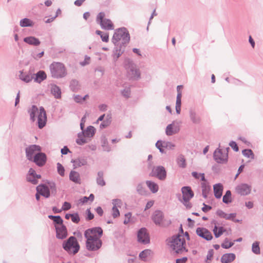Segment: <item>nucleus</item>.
<instances>
[{
  "label": "nucleus",
  "instance_id": "1a4fd4ad",
  "mask_svg": "<svg viewBox=\"0 0 263 263\" xmlns=\"http://www.w3.org/2000/svg\"><path fill=\"white\" fill-rule=\"evenodd\" d=\"M229 147L226 150L222 151L220 148H217L213 154V157L215 161L218 163H226L228 161V150Z\"/></svg>",
  "mask_w": 263,
  "mask_h": 263
},
{
  "label": "nucleus",
  "instance_id": "f8f14e48",
  "mask_svg": "<svg viewBox=\"0 0 263 263\" xmlns=\"http://www.w3.org/2000/svg\"><path fill=\"white\" fill-rule=\"evenodd\" d=\"M41 151V147L37 145H31L26 148V157L29 160H32L34 156L39 154Z\"/></svg>",
  "mask_w": 263,
  "mask_h": 263
},
{
  "label": "nucleus",
  "instance_id": "052dcab7",
  "mask_svg": "<svg viewBox=\"0 0 263 263\" xmlns=\"http://www.w3.org/2000/svg\"><path fill=\"white\" fill-rule=\"evenodd\" d=\"M113 207H120L122 205V201L119 199H113L112 201Z\"/></svg>",
  "mask_w": 263,
  "mask_h": 263
},
{
  "label": "nucleus",
  "instance_id": "b1692460",
  "mask_svg": "<svg viewBox=\"0 0 263 263\" xmlns=\"http://www.w3.org/2000/svg\"><path fill=\"white\" fill-rule=\"evenodd\" d=\"M18 77L19 79L21 80L22 81L28 83L30 82L32 80V79H33V75L29 72L20 71Z\"/></svg>",
  "mask_w": 263,
  "mask_h": 263
},
{
  "label": "nucleus",
  "instance_id": "f704fd0d",
  "mask_svg": "<svg viewBox=\"0 0 263 263\" xmlns=\"http://www.w3.org/2000/svg\"><path fill=\"white\" fill-rule=\"evenodd\" d=\"M146 184L153 193H156L158 191L159 186L156 183L148 180L146 181Z\"/></svg>",
  "mask_w": 263,
  "mask_h": 263
},
{
  "label": "nucleus",
  "instance_id": "ddd939ff",
  "mask_svg": "<svg viewBox=\"0 0 263 263\" xmlns=\"http://www.w3.org/2000/svg\"><path fill=\"white\" fill-rule=\"evenodd\" d=\"M252 186L247 183H240L235 187V192L241 196H246L250 194Z\"/></svg>",
  "mask_w": 263,
  "mask_h": 263
},
{
  "label": "nucleus",
  "instance_id": "a19ab883",
  "mask_svg": "<svg viewBox=\"0 0 263 263\" xmlns=\"http://www.w3.org/2000/svg\"><path fill=\"white\" fill-rule=\"evenodd\" d=\"M151 251L148 249H146L142 251L140 253L139 257L141 260L145 261L147 260L148 257H149L151 255Z\"/></svg>",
  "mask_w": 263,
  "mask_h": 263
},
{
  "label": "nucleus",
  "instance_id": "393cba45",
  "mask_svg": "<svg viewBox=\"0 0 263 263\" xmlns=\"http://www.w3.org/2000/svg\"><path fill=\"white\" fill-rule=\"evenodd\" d=\"M216 214L217 216H218L219 217L224 218L226 220H234V219L235 218L236 216V213H230V214H227L226 213L224 212H223L221 210H218L216 211Z\"/></svg>",
  "mask_w": 263,
  "mask_h": 263
},
{
  "label": "nucleus",
  "instance_id": "f3484780",
  "mask_svg": "<svg viewBox=\"0 0 263 263\" xmlns=\"http://www.w3.org/2000/svg\"><path fill=\"white\" fill-rule=\"evenodd\" d=\"M129 77L133 79L137 80L140 77V73L135 65L131 64L127 70Z\"/></svg>",
  "mask_w": 263,
  "mask_h": 263
},
{
  "label": "nucleus",
  "instance_id": "7c9ffc66",
  "mask_svg": "<svg viewBox=\"0 0 263 263\" xmlns=\"http://www.w3.org/2000/svg\"><path fill=\"white\" fill-rule=\"evenodd\" d=\"M236 258L235 254L234 253H226L223 254L221 258L222 263H231L235 260Z\"/></svg>",
  "mask_w": 263,
  "mask_h": 263
},
{
  "label": "nucleus",
  "instance_id": "6ab92c4d",
  "mask_svg": "<svg viewBox=\"0 0 263 263\" xmlns=\"http://www.w3.org/2000/svg\"><path fill=\"white\" fill-rule=\"evenodd\" d=\"M182 87V85H178L177 87V95L176 97L175 109L176 112L178 115H179L181 112L182 93L181 91H180V89Z\"/></svg>",
  "mask_w": 263,
  "mask_h": 263
},
{
  "label": "nucleus",
  "instance_id": "72a5a7b5",
  "mask_svg": "<svg viewBox=\"0 0 263 263\" xmlns=\"http://www.w3.org/2000/svg\"><path fill=\"white\" fill-rule=\"evenodd\" d=\"M69 179L77 184L81 183V178L80 174L78 172L71 171L69 174Z\"/></svg>",
  "mask_w": 263,
  "mask_h": 263
},
{
  "label": "nucleus",
  "instance_id": "473e14b6",
  "mask_svg": "<svg viewBox=\"0 0 263 263\" xmlns=\"http://www.w3.org/2000/svg\"><path fill=\"white\" fill-rule=\"evenodd\" d=\"M189 116L193 123L198 124L200 122V118L194 109H190Z\"/></svg>",
  "mask_w": 263,
  "mask_h": 263
},
{
  "label": "nucleus",
  "instance_id": "37998d69",
  "mask_svg": "<svg viewBox=\"0 0 263 263\" xmlns=\"http://www.w3.org/2000/svg\"><path fill=\"white\" fill-rule=\"evenodd\" d=\"M97 182L98 185L102 186L105 185V182L103 179V172L102 171H100L98 173Z\"/></svg>",
  "mask_w": 263,
  "mask_h": 263
},
{
  "label": "nucleus",
  "instance_id": "f03ea898",
  "mask_svg": "<svg viewBox=\"0 0 263 263\" xmlns=\"http://www.w3.org/2000/svg\"><path fill=\"white\" fill-rule=\"evenodd\" d=\"M28 113L30 116V120L34 122L36 117H37V126L40 129L43 128L46 124V112L43 107H40V109L34 105H32L28 109Z\"/></svg>",
  "mask_w": 263,
  "mask_h": 263
},
{
  "label": "nucleus",
  "instance_id": "58836bf2",
  "mask_svg": "<svg viewBox=\"0 0 263 263\" xmlns=\"http://www.w3.org/2000/svg\"><path fill=\"white\" fill-rule=\"evenodd\" d=\"M213 231L215 237L218 238L226 231V230L222 227H218L215 225Z\"/></svg>",
  "mask_w": 263,
  "mask_h": 263
},
{
  "label": "nucleus",
  "instance_id": "c85d7f7f",
  "mask_svg": "<svg viewBox=\"0 0 263 263\" xmlns=\"http://www.w3.org/2000/svg\"><path fill=\"white\" fill-rule=\"evenodd\" d=\"M223 189V186L221 183H217L214 185L213 186V190L215 197L217 198H220L222 194V191Z\"/></svg>",
  "mask_w": 263,
  "mask_h": 263
},
{
  "label": "nucleus",
  "instance_id": "0e129e2a",
  "mask_svg": "<svg viewBox=\"0 0 263 263\" xmlns=\"http://www.w3.org/2000/svg\"><path fill=\"white\" fill-rule=\"evenodd\" d=\"M214 254V251L213 249H210L209 250L208 252V254L206 256V262H208V260H211L213 258Z\"/></svg>",
  "mask_w": 263,
  "mask_h": 263
},
{
  "label": "nucleus",
  "instance_id": "6e6d98bb",
  "mask_svg": "<svg viewBox=\"0 0 263 263\" xmlns=\"http://www.w3.org/2000/svg\"><path fill=\"white\" fill-rule=\"evenodd\" d=\"M71 221L75 223H78L80 221V218L79 214L76 213L72 214L71 216Z\"/></svg>",
  "mask_w": 263,
  "mask_h": 263
},
{
  "label": "nucleus",
  "instance_id": "cd10ccee",
  "mask_svg": "<svg viewBox=\"0 0 263 263\" xmlns=\"http://www.w3.org/2000/svg\"><path fill=\"white\" fill-rule=\"evenodd\" d=\"M50 91L51 94L55 99H59L61 98V88L55 84H51Z\"/></svg>",
  "mask_w": 263,
  "mask_h": 263
},
{
  "label": "nucleus",
  "instance_id": "338daca9",
  "mask_svg": "<svg viewBox=\"0 0 263 263\" xmlns=\"http://www.w3.org/2000/svg\"><path fill=\"white\" fill-rule=\"evenodd\" d=\"M101 40L103 42H108L109 40V35L107 33H103V34H101Z\"/></svg>",
  "mask_w": 263,
  "mask_h": 263
},
{
  "label": "nucleus",
  "instance_id": "c756f323",
  "mask_svg": "<svg viewBox=\"0 0 263 263\" xmlns=\"http://www.w3.org/2000/svg\"><path fill=\"white\" fill-rule=\"evenodd\" d=\"M35 77H33L35 82L41 83L47 78V75L44 71L40 70L37 73L34 74Z\"/></svg>",
  "mask_w": 263,
  "mask_h": 263
},
{
  "label": "nucleus",
  "instance_id": "a18cd8bd",
  "mask_svg": "<svg viewBox=\"0 0 263 263\" xmlns=\"http://www.w3.org/2000/svg\"><path fill=\"white\" fill-rule=\"evenodd\" d=\"M222 201L226 204L232 202L231 192L230 190L226 192L225 195L223 196Z\"/></svg>",
  "mask_w": 263,
  "mask_h": 263
},
{
  "label": "nucleus",
  "instance_id": "0eeeda50",
  "mask_svg": "<svg viewBox=\"0 0 263 263\" xmlns=\"http://www.w3.org/2000/svg\"><path fill=\"white\" fill-rule=\"evenodd\" d=\"M105 13L100 12L97 16L96 21L99 24L101 28L107 30H111L114 29V26L111 21L108 18H104Z\"/></svg>",
  "mask_w": 263,
  "mask_h": 263
},
{
  "label": "nucleus",
  "instance_id": "864d4df0",
  "mask_svg": "<svg viewBox=\"0 0 263 263\" xmlns=\"http://www.w3.org/2000/svg\"><path fill=\"white\" fill-rule=\"evenodd\" d=\"M57 171H58V174L60 176H61L62 177L64 176L65 168L63 166V165L60 163H57Z\"/></svg>",
  "mask_w": 263,
  "mask_h": 263
},
{
  "label": "nucleus",
  "instance_id": "a878e982",
  "mask_svg": "<svg viewBox=\"0 0 263 263\" xmlns=\"http://www.w3.org/2000/svg\"><path fill=\"white\" fill-rule=\"evenodd\" d=\"M71 162L73 163L74 168L86 165L87 164V159L85 157H79L72 160Z\"/></svg>",
  "mask_w": 263,
  "mask_h": 263
},
{
  "label": "nucleus",
  "instance_id": "c03bdc74",
  "mask_svg": "<svg viewBox=\"0 0 263 263\" xmlns=\"http://www.w3.org/2000/svg\"><path fill=\"white\" fill-rule=\"evenodd\" d=\"M70 88L73 91H76L80 88L79 82L76 80H72L70 83Z\"/></svg>",
  "mask_w": 263,
  "mask_h": 263
},
{
  "label": "nucleus",
  "instance_id": "f257e3e1",
  "mask_svg": "<svg viewBox=\"0 0 263 263\" xmlns=\"http://www.w3.org/2000/svg\"><path fill=\"white\" fill-rule=\"evenodd\" d=\"M103 230L100 227H95L86 230L84 232L86 238V248L89 251H96L102 246L101 237Z\"/></svg>",
  "mask_w": 263,
  "mask_h": 263
},
{
  "label": "nucleus",
  "instance_id": "bf43d9fd",
  "mask_svg": "<svg viewBox=\"0 0 263 263\" xmlns=\"http://www.w3.org/2000/svg\"><path fill=\"white\" fill-rule=\"evenodd\" d=\"M156 147L159 149L160 152L161 153H164V150L162 148L163 147V142L160 140H158L156 143Z\"/></svg>",
  "mask_w": 263,
  "mask_h": 263
},
{
  "label": "nucleus",
  "instance_id": "8fccbe9b",
  "mask_svg": "<svg viewBox=\"0 0 263 263\" xmlns=\"http://www.w3.org/2000/svg\"><path fill=\"white\" fill-rule=\"evenodd\" d=\"M242 153L244 156L247 158L254 159V155L251 149H246L242 151Z\"/></svg>",
  "mask_w": 263,
  "mask_h": 263
},
{
  "label": "nucleus",
  "instance_id": "69168bd1",
  "mask_svg": "<svg viewBox=\"0 0 263 263\" xmlns=\"http://www.w3.org/2000/svg\"><path fill=\"white\" fill-rule=\"evenodd\" d=\"M229 145L235 151L238 152L239 149L236 143L233 141L230 142Z\"/></svg>",
  "mask_w": 263,
  "mask_h": 263
},
{
  "label": "nucleus",
  "instance_id": "423d86ee",
  "mask_svg": "<svg viewBox=\"0 0 263 263\" xmlns=\"http://www.w3.org/2000/svg\"><path fill=\"white\" fill-rule=\"evenodd\" d=\"M63 248L69 254L74 255L79 252L80 245L75 237L70 236L63 242Z\"/></svg>",
  "mask_w": 263,
  "mask_h": 263
},
{
  "label": "nucleus",
  "instance_id": "774afa93",
  "mask_svg": "<svg viewBox=\"0 0 263 263\" xmlns=\"http://www.w3.org/2000/svg\"><path fill=\"white\" fill-rule=\"evenodd\" d=\"M187 260V257H184L181 258L177 259L176 260V263H185Z\"/></svg>",
  "mask_w": 263,
  "mask_h": 263
},
{
  "label": "nucleus",
  "instance_id": "13d9d810",
  "mask_svg": "<svg viewBox=\"0 0 263 263\" xmlns=\"http://www.w3.org/2000/svg\"><path fill=\"white\" fill-rule=\"evenodd\" d=\"M111 215L114 218L118 217L120 215V212L117 207L112 208Z\"/></svg>",
  "mask_w": 263,
  "mask_h": 263
},
{
  "label": "nucleus",
  "instance_id": "ea45409f",
  "mask_svg": "<svg viewBox=\"0 0 263 263\" xmlns=\"http://www.w3.org/2000/svg\"><path fill=\"white\" fill-rule=\"evenodd\" d=\"M20 25L22 27H32L33 26V22L30 19L25 18L20 21Z\"/></svg>",
  "mask_w": 263,
  "mask_h": 263
},
{
  "label": "nucleus",
  "instance_id": "412c9836",
  "mask_svg": "<svg viewBox=\"0 0 263 263\" xmlns=\"http://www.w3.org/2000/svg\"><path fill=\"white\" fill-rule=\"evenodd\" d=\"M32 161L39 166H43L46 161V156L44 153H40L34 156Z\"/></svg>",
  "mask_w": 263,
  "mask_h": 263
},
{
  "label": "nucleus",
  "instance_id": "09e8293b",
  "mask_svg": "<svg viewBox=\"0 0 263 263\" xmlns=\"http://www.w3.org/2000/svg\"><path fill=\"white\" fill-rule=\"evenodd\" d=\"M121 93L125 98H129L130 97L131 93L130 87H125L122 90H121Z\"/></svg>",
  "mask_w": 263,
  "mask_h": 263
},
{
  "label": "nucleus",
  "instance_id": "dca6fc26",
  "mask_svg": "<svg viewBox=\"0 0 263 263\" xmlns=\"http://www.w3.org/2000/svg\"><path fill=\"white\" fill-rule=\"evenodd\" d=\"M40 175L36 174L35 171L32 168H30L27 175L26 179L27 181L33 184H36L38 183V179L41 178Z\"/></svg>",
  "mask_w": 263,
  "mask_h": 263
},
{
  "label": "nucleus",
  "instance_id": "20e7f679",
  "mask_svg": "<svg viewBox=\"0 0 263 263\" xmlns=\"http://www.w3.org/2000/svg\"><path fill=\"white\" fill-rule=\"evenodd\" d=\"M130 40L129 34L124 27L117 29L115 30L111 41L114 45L120 43L123 46H125Z\"/></svg>",
  "mask_w": 263,
  "mask_h": 263
},
{
  "label": "nucleus",
  "instance_id": "603ef678",
  "mask_svg": "<svg viewBox=\"0 0 263 263\" xmlns=\"http://www.w3.org/2000/svg\"><path fill=\"white\" fill-rule=\"evenodd\" d=\"M102 146L104 151L107 152H109L110 151V147L108 144V141L105 138L102 139Z\"/></svg>",
  "mask_w": 263,
  "mask_h": 263
},
{
  "label": "nucleus",
  "instance_id": "7ed1b4c3",
  "mask_svg": "<svg viewBox=\"0 0 263 263\" xmlns=\"http://www.w3.org/2000/svg\"><path fill=\"white\" fill-rule=\"evenodd\" d=\"M170 246L171 249L176 254H183L188 251L186 248L185 240L181 235L172 237Z\"/></svg>",
  "mask_w": 263,
  "mask_h": 263
},
{
  "label": "nucleus",
  "instance_id": "6e6552de",
  "mask_svg": "<svg viewBox=\"0 0 263 263\" xmlns=\"http://www.w3.org/2000/svg\"><path fill=\"white\" fill-rule=\"evenodd\" d=\"M182 193V200H180L181 202L186 206L190 209L192 207L191 204L189 201L194 196V193L189 186H183L181 189Z\"/></svg>",
  "mask_w": 263,
  "mask_h": 263
},
{
  "label": "nucleus",
  "instance_id": "2eb2a0df",
  "mask_svg": "<svg viewBox=\"0 0 263 263\" xmlns=\"http://www.w3.org/2000/svg\"><path fill=\"white\" fill-rule=\"evenodd\" d=\"M137 237L138 241L142 243L146 244L149 242V237L147 233V230L144 228L139 230Z\"/></svg>",
  "mask_w": 263,
  "mask_h": 263
},
{
  "label": "nucleus",
  "instance_id": "5fc2aeb1",
  "mask_svg": "<svg viewBox=\"0 0 263 263\" xmlns=\"http://www.w3.org/2000/svg\"><path fill=\"white\" fill-rule=\"evenodd\" d=\"M137 191L140 195H145L146 193L142 183L138 184L137 186Z\"/></svg>",
  "mask_w": 263,
  "mask_h": 263
},
{
  "label": "nucleus",
  "instance_id": "680f3d73",
  "mask_svg": "<svg viewBox=\"0 0 263 263\" xmlns=\"http://www.w3.org/2000/svg\"><path fill=\"white\" fill-rule=\"evenodd\" d=\"M71 208V204L70 203L68 202H64L63 205H62V209L61 210L62 211H67L68 210H69Z\"/></svg>",
  "mask_w": 263,
  "mask_h": 263
},
{
  "label": "nucleus",
  "instance_id": "4c0bfd02",
  "mask_svg": "<svg viewBox=\"0 0 263 263\" xmlns=\"http://www.w3.org/2000/svg\"><path fill=\"white\" fill-rule=\"evenodd\" d=\"M48 217L53 221V222L54 223L55 228H57V227L63 224V220L60 216L49 215Z\"/></svg>",
  "mask_w": 263,
  "mask_h": 263
},
{
  "label": "nucleus",
  "instance_id": "4be33fe9",
  "mask_svg": "<svg viewBox=\"0 0 263 263\" xmlns=\"http://www.w3.org/2000/svg\"><path fill=\"white\" fill-rule=\"evenodd\" d=\"M37 192L45 197L48 198L50 196V191L49 187L44 184H40L36 187Z\"/></svg>",
  "mask_w": 263,
  "mask_h": 263
},
{
  "label": "nucleus",
  "instance_id": "3c124183",
  "mask_svg": "<svg viewBox=\"0 0 263 263\" xmlns=\"http://www.w3.org/2000/svg\"><path fill=\"white\" fill-rule=\"evenodd\" d=\"M234 244V242L230 241L228 238H226L223 242L221 244V247L224 249H229L232 247Z\"/></svg>",
  "mask_w": 263,
  "mask_h": 263
},
{
  "label": "nucleus",
  "instance_id": "4468645a",
  "mask_svg": "<svg viewBox=\"0 0 263 263\" xmlns=\"http://www.w3.org/2000/svg\"><path fill=\"white\" fill-rule=\"evenodd\" d=\"M196 232L199 236L207 241L211 240L213 238V236L211 232L205 228H197Z\"/></svg>",
  "mask_w": 263,
  "mask_h": 263
},
{
  "label": "nucleus",
  "instance_id": "a211bd4d",
  "mask_svg": "<svg viewBox=\"0 0 263 263\" xmlns=\"http://www.w3.org/2000/svg\"><path fill=\"white\" fill-rule=\"evenodd\" d=\"M152 218L156 225L161 226L164 219V215L162 212L157 210L154 212Z\"/></svg>",
  "mask_w": 263,
  "mask_h": 263
},
{
  "label": "nucleus",
  "instance_id": "c9c22d12",
  "mask_svg": "<svg viewBox=\"0 0 263 263\" xmlns=\"http://www.w3.org/2000/svg\"><path fill=\"white\" fill-rule=\"evenodd\" d=\"M86 138L87 137L85 136L83 131H82V132L78 134V138L76 140V142L79 145H83L84 144L88 142Z\"/></svg>",
  "mask_w": 263,
  "mask_h": 263
},
{
  "label": "nucleus",
  "instance_id": "9d476101",
  "mask_svg": "<svg viewBox=\"0 0 263 263\" xmlns=\"http://www.w3.org/2000/svg\"><path fill=\"white\" fill-rule=\"evenodd\" d=\"M181 121L175 120L168 124L165 129V134L167 136H172L178 133L180 129Z\"/></svg>",
  "mask_w": 263,
  "mask_h": 263
},
{
  "label": "nucleus",
  "instance_id": "49530a36",
  "mask_svg": "<svg viewBox=\"0 0 263 263\" xmlns=\"http://www.w3.org/2000/svg\"><path fill=\"white\" fill-rule=\"evenodd\" d=\"M177 162L179 167L182 168H184L186 167L185 159L183 156H179L177 158Z\"/></svg>",
  "mask_w": 263,
  "mask_h": 263
},
{
  "label": "nucleus",
  "instance_id": "4d7b16f0",
  "mask_svg": "<svg viewBox=\"0 0 263 263\" xmlns=\"http://www.w3.org/2000/svg\"><path fill=\"white\" fill-rule=\"evenodd\" d=\"M175 146V144L171 142L163 141V147L168 149H173Z\"/></svg>",
  "mask_w": 263,
  "mask_h": 263
},
{
  "label": "nucleus",
  "instance_id": "aec40b11",
  "mask_svg": "<svg viewBox=\"0 0 263 263\" xmlns=\"http://www.w3.org/2000/svg\"><path fill=\"white\" fill-rule=\"evenodd\" d=\"M55 228L56 230V236L57 238L63 239L67 237V228L64 224L59 226Z\"/></svg>",
  "mask_w": 263,
  "mask_h": 263
},
{
  "label": "nucleus",
  "instance_id": "5701e85b",
  "mask_svg": "<svg viewBox=\"0 0 263 263\" xmlns=\"http://www.w3.org/2000/svg\"><path fill=\"white\" fill-rule=\"evenodd\" d=\"M115 47L114 49L112 56L115 61H116L123 53L125 46H123L120 43H118L117 45H115Z\"/></svg>",
  "mask_w": 263,
  "mask_h": 263
},
{
  "label": "nucleus",
  "instance_id": "79ce46f5",
  "mask_svg": "<svg viewBox=\"0 0 263 263\" xmlns=\"http://www.w3.org/2000/svg\"><path fill=\"white\" fill-rule=\"evenodd\" d=\"M259 243V241H256L254 242L252 245V251L256 255H259L260 253Z\"/></svg>",
  "mask_w": 263,
  "mask_h": 263
},
{
  "label": "nucleus",
  "instance_id": "bb28decb",
  "mask_svg": "<svg viewBox=\"0 0 263 263\" xmlns=\"http://www.w3.org/2000/svg\"><path fill=\"white\" fill-rule=\"evenodd\" d=\"M23 41L26 44L31 46H37L41 44L40 40L33 36L25 37L24 38Z\"/></svg>",
  "mask_w": 263,
  "mask_h": 263
},
{
  "label": "nucleus",
  "instance_id": "e2e57ef3",
  "mask_svg": "<svg viewBox=\"0 0 263 263\" xmlns=\"http://www.w3.org/2000/svg\"><path fill=\"white\" fill-rule=\"evenodd\" d=\"M132 213L130 212H128L125 214V219L124 220V223L125 224H128L130 222V219L132 217Z\"/></svg>",
  "mask_w": 263,
  "mask_h": 263
},
{
  "label": "nucleus",
  "instance_id": "39448f33",
  "mask_svg": "<svg viewBox=\"0 0 263 263\" xmlns=\"http://www.w3.org/2000/svg\"><path fill=\"white\" fill-rule=\"evenodd\" d=\"M49 69L51 77L53 78H62L67 75L65 66L60 62H53L50 65Z\"/></svg>",
  "mask_w": 263,
  "mask_h": 263
},
{
  "label": "nucleus",
  "instance_id": "9b49d317",
  "mask_svg": "<svg viewBox=\"0 0 263 263\" xmlns=\"http://www.w3.org/2000/svg\"><path fill=\"white\" fill-rule=\"evenodd\" d=\"M151 174L152 176L156 177L161 180H164L166 177L165 169L162 166L154 167Z\"/></svg>",
  "mask_w": 263,
  "mask_h": 263
},
{
  "label": "nucleus",
  "instance_id": "2f4dec72",
  "mask_svg": "<svg viewBox=\"0 0 263 263\" xmlns=\"http://www.w3.org/2000/svg\"><path fill=\"white\" fill-rule=\"evenodd\" d=\"M201 186L202 196L204 198H206L210 191H211V187L206 180L201 183Z\"/></svg>",
  "mask_w": 263,
  "mask_h": 263
},
{
  "label": "nucleus",
  "instance_id": "de8ad7c7",
  "mask_svg": "<svg viewBox=\"0 0 263 263\" xmlns=\"http://www.w3.org/2000/svg\"><path fill=\"white\" fill-rule=\"evenodd\" d=\"M192 175L194 178H195L196 179H200V180L201 181H205L204 173H198L196 172H193L192 173Z\"/></svg>",
  "mask_w": 263,
  "mask_h": 263
},
{
  "label": "nucleus",
  "instance_id": "e433bc0d",
  "mask_svg": "<svg viewBox=\"0 0 263 263\" xmlns=\"http://www.w3.org/2000/svg\"><path fill=\"white\" fill-rule=\"evenodd\" d=\"M96 132V129L92 126H89L85 130H83L85 136L87 138H92Z\"/></svg>",
  "mask_w": 263,
  "mask_h": 263
}]
</instances>
